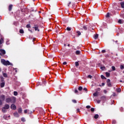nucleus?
Masks as SVG:
<instances>
[{
    "mask_svg": "<svg viewBox=\"0 0 124 124\" xmlns=\"http://www.w3.org/2000/svg\"><path fill=\"white\" fill-rule=\"evenodd\" d=\"M21 121H22V122H25L26 121V120H25V118H21Z\"/></svg>",
    "mask_w": 124,
    "mask_h": 124,
    "instance_id": "58836bf2",
    "label": "nucleus"
},
{
    "mask_svg": "<svg viewBox=\"0 0 124 124\" xmlns=\"http://www.w3.org/2000/svg\"><path fill=\"white\" fill-rule=\"evenodd\" d=\"M14 115L15 117H16V118H18V117H19V114H18V112H15L14 113Z\"/></svg>",
    "mask_w": 124,
    "mask_h": 124,
    "instance_id": "9b49d317",
    "label": "nucleus"
},
{
    "mask_svg": "<svg viewBox=\"0 0 124 124\" xmlns=\"http://www.w3.org/2000/svg\"><path fill=\"white\" fill-rule=\"evenodd\" d=\"M35 29V31H39V30L38 29V26L37 25H35L33 27Z\"/></svg>",
    "mask_w": 124,
    "mask_h": 124,
    "instance_id": "0eeeda50",
    "label": "nucleus"
},
{
    "mask_svg": "<svg viewBox=\"0 0 124 124\" xmlns=\"http://www.w3.org/2000/svg\"><path fill=\"white\" fill-rule=\"evenodd\" d=\"M0 78L1 79H3V77H2V76L0 77Z\"/></svg>",
    "mask_w": 124,
    "mask_h": 124,
    "instance_id": "052dcab7",
    "label": "nucleus"
},
{
    "mask_svg": "<svg viewBox=\"0 0 124 124\" xmlns=\"http://www.w3.org/2000/svg\"><path fill=\"white\" fill-rule=\"evenodd\" d=\"M77 33L78 34V35H81V32H80L79 31H78L77 32Z\"/></svg>",
    "mask_w": 124,
    "mask_h": 124,
    "instance_id": "393cba45",
    "label": "nucleus"
},
{
    "mask_svg": "<svg viewBox=\"0 0 124 124\" xmlns=\"http://www.w3.org/2000/svg\"><path fill=\"white\" fill-rule=\"evenodd\" d=\"M29 31H31V32H32V31H31L30 30V29H29Z\"/></svg>",
    "mask_w": 124,
    "mask_h": 124,
    "instance_id": "680f3d73",
    "label": "nucleus"
},
{
    "mask_svg": "<svg viewBox=\"0 0 124 124\" xmlns=\"http://www.w3.org/2000/svg\"><path fill=\"white\" fill-rule=\"evenodd\" d=\"M18 111V113H22V108H19Z\"/></svg>",
    "mask_w": 124,
    "mask_h": 124,
    "instance_id": "f3484780",
    "label": "nucleus"
},
{
    "mask_svg": "<svg viewBox=\"0 0 124 124\" xmlns=\"http://www.w3.org/2000/svg\"><path fill=\"white\" fill-rule=\"evenodd\" d=\"M120 69L122 70L124 69V65H121L120 66Z\"/></svg>",
    "mask_w": 124,
    "mask_h": 124,
    "instance_id": "412c9836",
    "label": "nucleus"
},
{
    "mask_svg": "<svg viewBox=\"0 0 124 124\" xmlns=\"http://www.w3.org/2000/svg\"><path fill=\"white\" fill-rule=\"evenodd\" d=\"M111 68H112V70H113V71H115V70H116V68H115V66H112L111 67Z\"/></svg>",
    "mask_w": 124,
    "mask_h": 124,
    "instance_id": "4be33fe9",
    "label": "nucleus"
},
{
    "mask_svg": "<svg viewBox=\"0 0 124 124\" xmlns=\"http://www.w3.org/2000/svg\"><path fill=\"white\" fill-rule=\"evenodd\" d=\"M83 29H84V30H85V31H86L88 29V27H87V26H83Z\"/></svg>",
    "mask_w": 124,
    "mask_h": 124,
    "instance_id": "bb28decb",
    "label": "nucleus"
},
{
    "mask_svg": "<svg viewBox=\"0 0 124 124\" xmlns=\"http://www.w3.org/2000/svg\"><path fill=\"white\" fill-rule=\"evenodd\" d=\"M93 95L94 96H97V95H98V93H93Z\"/></svg>",
    "mask_w": 124,
    "mask_h": 124,
    "instance_id": "aec40b11",
    "label": "nucleus"
},
{
    "mask_svg": "<svg viewBox=\"0 0 124 124\" xmlns=\"http://www.w3.org/2000/svg\"><path fill=\"white\" fill-rule=\"evenodd\" d=\"M3 76L4 77H7V75L6 74H5V73H3Z\"/></svg>",
    "mask_w": 124,
    "mask_h": 124,
    "instance_id": "2f4dec72",
    "label": "nucleus"
},
{
    "mask_svg": "<svg viewBox=\"0 0 124 124\" xmlns=\"http://www.w3.org/2000/svg\"><path fill=\"white\" fill-rule=\"evenodd\" d=\"M75 64H76V66H78L79 65V62H76Z\"/></svg>",
    "mask_w": 124,
    "mask_h": 124,
    "instance_id": "c756f323",
    "label": "nucleus"
},
{
    "mask_svg": "<svg viewBox=\"0 0 124 124\" xmlns=\"http://www.w3.org/2000/svg\"><path fill=\"white\" fill-rule=\"evenodd\" d=\"M43 84H44V85H45V84H46V81H43Z\"/></svg>",
    "mask_w": 124,
    "mask_h": 124,
    "instance_id": "5fc2aeb1",
    "label": "nucleus"
},
{
    "mask_svg": "<svg viewBox=\"0 0 124 124\" xmlns=\"http://www.w3.org/2000/svg\"><path fill=\"white\" fill-rule=\"evenodd\" d=\"M93 78V77L91 75H88V78H90V79H92V78Z\"/></svg>",
    "mask_w": 124,
    "mask_h": 124,
    "instance_id": "c9c22d12",
    "label": "nucleus"
},
{
    "mask_svg": "<svg viewBox=\"0 0 124 124\" xmlns=\"http://www.w3.org/2000/svg\"><path fill=\"white\" fill-rule=\"evenodd\" d=\"M76 53L77 55H79V54H80V51L77 50V51L76 52Z\"/></svg>",
    "mask_w": 124,
    "mask_h": 124,
    "instance_id": "a878e982",
    "label": "nucleus"
},
{
    "mask_svg": "<svg viewBox=\"0 0 124 124\" xmlns=\"http://www.w3.org/2000/svg\"><path fill=\"white\" fill-rule=\"evenodd\" d=\"M19 32H20V33H23L24 32V30H20L19 31Z\"/></svg>",
    "mask_w": 124,
    "mask_h": 124,
    "instance_id": "c85d7f7f",
    "label": "nucleus"
},
{
    "mask_svg": "<svg viewBox=\"0 0 124 124\" xmlns=\"http://www.w3.org/2000/svg\"><path fill=\"white\" fill-rule=\"evenodd\" d=\"M9 107H10L9 105L8 104L5 105V106L4 107V108H6L7 110V109H9Z\"/></svg>",
    "mask_w": 124,
    "mask_h": 124,
    "instance_id": "1a4fd4ad",
    "label": "nucleus"
},
{
    "mask_svg": "<svg viewBox=\"0 0 124 124\" xmlns=\"http://www.w3.org/2000/svg\"><path fill=\"white\" fill-rule=\"evenodd\" d=\"M71 4V2H69V4H68V6H69V4Z\"/></svg>",
    "mask_w": 124,
    "mask_h": 124,
    "instance_id": "13d9d810",
    "label": "nucleus"
},
{
    "mask_svg": "<svg viewBox=\"0 0 124 124\" xmlns=\"http://www.w3.org/2000/svg\"><path fill=\"white\" fill-rule=\"evenodd\" d=\"M106 75L107 77H109V76H110V73H109L108 72H106Z\"/></svg>",
    "mask_w": 124,
    "mask_h": 124,
    "instance_id": "6ab92c4d",
    "label": "nucleus"
},
{
    "mask_svg": "<svg viewBox=\"0 0 124 124\" xmlns=\"http://www.w3.org/2000/svg\"><path fill=\"white\" fill-rule=\"evenodd\" d=\"M94 39H97V38H98V34H96L95 35H94Z\"/></svg>",
    "mask_w": 124,
    "mask_h": 124,
    "instance_id": "2eb2a0df",
    "label": "nucleus"
},
{
    "mask_svg": "<svg viewBox=\"0 0 124 124\" xmlns=\"http://www.w3.org/2000/svg\"><path fill=\"white\" fill-rule=\"evenodd\" d=\"M86 108H87V109H90V108H91V106H86Z\"/></svg>",
    "mask_w": 124,
    "mask_h": 124,
    "instance_id": "37998d69",
    "label": "nucleus"
},
{
    "mask_svg": "<svg viewBox=\"0 0 124 124\" xmlns=\"http://www.w3.org/2000/svg\"><path fill=\"white\" fill-rule=\"evenodd\" d=\"M67 62H63V64L64 65H65V64H67Z\"/></svg>",
    "mask_w": 124,
    "mask_h": 124,
    "instance_id": "c03bdc74",
    "label": "nucleus"
},
{
    "mask_svg": "<svg viewBox=\"0 0 124 124\" xmlns=\"http://www.w3.org/2000/svg\"><path fill=\"white\" fill-rule=\"evenodd\" d=\"M72 102L74 103H77V101H76V100H72Z\"/></svg>",
    "mask_w": 124,
    "mask_h": 124,
    "instance_id": "ea45409f",
    "label": "nucleus"
},
{
    "mask_svg": "<svg viewBox=\"0 0 124 124\" xmlns=\"http://www.w3.org/2000/svg\"><path fill=\"white\" fill-rule=\"evenodd\" d=\"M99 117L98 114H95L94 116V119H98Z\"/></svg>",
    "mask_w": 124,
    "mask_h": 124,
    "instance_id": "a211bd4d",
    "label": "nucleus"
},
{
    "mask_svg": "<svg viewBox=\"0 0 124 124\" xmlns=\"http://www.w3.org/2000/svg\"><path fill=\"white\" fill-rule=\"evenodd\" d=\"M101 69H102L103 70H104V69H105V67H101Z\"/></svg>",
    "mask_w": 124,
    "mask_h": 124,
    "instance_id": "a18cd8bd",
    "label": "nucleus"
},
{
    "mask_svg": "<svg viewBox=\"0 0 124 124\" xmlns=\"http://www.w3.org/2000/svg\"><path fill=\"white\" fill-rule=\"evenodd\" d=\"M113 95V96H115V93H114Z\"/></svg>",
    "mask_w": 124,
    "mask_h": 124,
    "instance_id": "69168bd1",
    "label": "nucleus"
},
{
    "mask_svg": "<svg viewBox=\"0 0 124 124\" xmlns=\"http://www.w3.org/2000/svg\"><path fill=\"white\" fill-rule=\"evenodd\" d=\"M97 103H100L101 101L99 100H98V101H97Z\"/></svg>",
    "mask_w": 124,
    "mask_h": 124,
    "instance_id": "603ef678",
    "label": "nucleus"
},
{
    "mask_svg": "<svg viewBox=\"0 0 124 124\" xmlns=\"http://www.w3.org/2000/svg\"><path fill=\"white\" fill-rule=\"evenodd\" d=\"M104 93H107V91H106V90H104Z\"/></svg>",
    "mask_w": 124,
    "mask_h": 124,
    "instance_id": "8fccbe9b",
    "label": "nucleus"
},
{
    "mask_svg": "<svg viewBox=\"0 0 124 124\" xmlns=\"http://www.w3.org/2000/svg\"><path fill=\"white\" fill-rule=\"evenodd\" d=\"M67 31H71V28L70 27H67Z\"/></svg>",
    "mask_w": 124,
    "mask_h": 124,
    "instance_id": "7c9ffc66",
    "label": "nucleus"
},
{
    "mask_svg": "<svg viewBox=\"0 0 124 124\" xmlns=\"http://www.w3.org/2000/svg\"><path fill=\"white\" fill-rule=\"evenodd\" d=\"M105 85V83H102V86H104Z\"/></svg>",
    "mask_w": 124,
    "mask_h": 124,
    "instance_id": "6e6d98bb",
    "label": "nucleus"
},
{
    "mask_svg": "<svg viewBox=\"0 0 124 124\" xmlns=\"http://www.w3.org/2000/svg\"><path fill=\"white\" fill-rule=\"evenodd\" d=\"M0 99L1 101H4L5 100V96L4 95H1L0 96Z\"/></svg>",
    "mask_w": 124,
    "mask_h": 124,
    "instance_id": "7ed1b4c3",
    "label": "nucleus"
},
{
    "mask_svg": "<svg viewBox=\"0 0 124 124\" xmlns=\"http://www.w3.org/2000/svg\"><path fill=\"white\" fill-rule=\"evenodd\" d=\"M91 110L92 112H93L94 111V108H91Z\"/></svg>",
    "mask_w": 124,
    "mask_h": 124,
    "instance_id": "a19ab883",
    "label": "nucleus"
},
{
    "mask_svg": "<svg viewBox=\"0 0 124 124\" xmlns=\"http://www.w3.org/2000/svg\"><path fill=\"white\" fill-rule=\"evenodd\" d=\"M1 71V69L0 68V72Z\"/></svg>",
    "mask_w": 124,
    "mask_h": 124,
    "instance_id": "e2e57ef3",
    "label": "nucleus"
},
{
    "mask_svg": "<svg viewBox=\"0 0 124 124\" xmlns=\"http://www.w3.org/2000/svg\"><path fill=\"white\" fill-rule=\"evenodd\" d=\"M108 86L111 87V83L110 82V79H108Z\"/></svg>",
    "mask_w": 124,
    "mask_h": 124,
    "instance_id": "9d476101",
    "label": "nucleus"
},
{
    "mask_svg": "<svg viewBox=\"0 0 124 124\" xmlns=\"http://www.w3.org/2000/svg\"><path fill=\"white\" fill-rule=\"evenodd\" d=\"M121 7L122 8H124V2L121 3Z\"/></svg>",
    "mask_w": 124,
    "mask_h": 124,
    "instance_id": "dca6fc26",
    "label": "nucleus"
},
{
    "mask_svg": "<svg viewBox=\"0 0 124 124\" xmlns=\"http://www.w3.org/2000/svg\"><path fill=\"white\" fill-rule=\"evenodd\" d=\"M0 105H2V101H1V100L0 99Z\"/></svg>",
    "mask_w": 124,
    "mask_h": 124,
    "instance_id": "79ce46f5",
    "label": "nucleus"
},
{
    "mask_svg": "<svg viewBox=\"0 0 124 124\" xmlns=\"http://www.w3.org/2000/svg\"><path fill=\"white\" fill-rule=\"evenodd\" d=\"M75 93H78V90H77V89H76V90H75Z\"/></svg>",
    "mask_w": 124,
    "mask_h": 124,
    "instance_id": "de8ad7c7",
    "label": "nucleus"
},
{
    "mask_svg": "<svg viewBox=\"0 0 124 124\" xmlns=\"http://www.w3.org/2000/svg\"><path fill=\"white\" fill-rule=\"evenodd\" d=\"M5 50L3 49H0V55L1 56H3V55H5Z\"/></svg>",
    "mask_w": 124,
    "mask_h": 124,
    "instance_id": "f03ea898",
    "label": "nucleus"
},
{
    "mask_svg": "<svg viewBox=\"0 0 124 124\" xmlns=\"http://www.w3.org/2000/svg\"><path fill=\"white\" fill-rule=\"evenodd\" d=\"M77 112H80V109L79 108L77 109Z\"/></svg>",
    "mask_w": 124,
    "mask_h": 124,
    "instance_id": "864d4df0",
    "label": "nucleus"
},
{
    "mask_svg": "<svg viewBox=\"0 0 124 124\" xmlns=\"http://www.w3.org/2000/svg\"><path fill=\"white\" fill-rule=\"evenodd\" d=\"M105 52H106V51L105 50H102V53H105Z\"/></svg>",
    "mask_w": 124,
    "mask_h": 124,
    "instance_id": "09e8293b",
    "label": "nucleus"
},
{
    "mask_svg": "<svg viewBox=\"0 0 124 124\" xmlns=\"http://www.w3.org/2000/svg\"><path fill=\"white\" fill-rule=\"evenodd\" d=\"M118 23L119 24H123V23H124V20H122V19H119L118 20Z\"/></svg>",
    "mask_w": 124,
    "mask_h": 124,
    "instance_id": "ddd939ff",
    "label": "nucleus"
},
{
    "mask_svg": "<svg viewBox=\"0 0 124 124\" xmlns=\"http://www.w3.org/2000/svg\"><path fill=\"white\" fill-rule=\"evenodd\" d=\"M11 109H12L13 110H15V109H16V106H15V105L14 104H12L11 106Z\"/></svg>",
    "mask_w": 124,
    "mask_h": 124,
    "instance_id": "39448f33",
    "label": "nucleus"
},
{
    "mask_svg": "<svg viewBox=\"0 0 124 124\" xmlns=\"http://www.w3.org/2000/svg\"><path fill=\"white\" fill-rule=\"evenodd\" d=\"M12 5H10L9 6V11H11L12 9Z\"/></svg>",
    "mask_w": 124,
    "mask_h": 124,
    "instance_id": "4468645a",
    "label": "nucleus"
},
{
    "mask_svg": "<svg viewBox=\"0 0 124 124\" xmlns=\"http://www.w3.org/2000/svg\"><path fill=\"white\" fill-rule=\"evenodd\" d=\"M12 101V99L11 98H7L6 99V102H7V103H9V102H11Z\"/></svg>",
    "mask_w": 124,
    "mask_h": 124,
    "instance_id": "20e7f679",
    "label": "nucleus"
},
{
    "mask_svg": "<svg viewBox=\"0 0 124 124\" xmlns=\"http://www.w3.org/2000/svg\"><path fill=\"white\" fill-rule=\"evenodd\" d=\"M29 111V110H28V109H25V110H24V113H25V114H27V113H28V111Z\"/></svg>",
    "mask_w": 124,
    "mask_h": 124,
    "instance_id": "4c0bfd02",
    "label": "nucleus"
},
{
    "mask_svg": "<svg viewBox=\"0 0 124 124\" xmlns=\"http://www.w3.org/2000/svg\"><path fill=\"white\" fill-rule=\"evenodd\" d=\"M121 90L120 88H118V89H117V93H121Z\"/></svg>",
    "mask_w": 124,
    "mask_h": 124,
    "instance_id": "5701e85b",
    "label": "nucleus"
},
{
    "mask_svg": "<svg viewBox=\"0 0 124 124\" xmlns=\"http://www.w3.org/2000/svg\"><path fill=\"white\" fill-rule=\"evenodd\" d=\"M1 82H3V78L1 79Z\"/></svg>",
    "mask_w": 124,
    "mask_h": 124,
    "instance_id": "bf43d9fd",
    "label": "nucleus"
},
{
    "mask_svg": "<svg viewBox=\"0 0 124 124\" xmlns=\"http://www.w3.org/2000/svg\"><path fill=\"white\" fill-rule=\"evenodd\" d=\"M2 41L0 39V44H1V43H2Z\"/></svg>",
    "mask_w": 124,
    "mask_h": 124,
    "instance_id": "4d7b16f0",
    "label": "nucleus"
},
{
    "mask_svg": "<svg viewBox=\"0 0 124 124\" xmlns=\"http://www.w3.org/2000/svg\"><path fill=\"white\" fill-rule=\"evenodd\" d=\"M14 95H17L18 94V93H17V92H14Z\"/></svg>",
    "mask_w": 124,
    "mask_h": 124,
    "instance_id": "cd10ccee",
    "label": "nucleus"
},
{
    "mask_svg": "<svg viewBox=\"0 0 124 124\" xmlns=\"http://www.w3.org/2000/svg\"><path fill=\"white\" fill-rule=\"evenodd\" d=\"M101 78H102V79H106L105 77H104V76L103 75L101 76Z\"/></svg>",
    "mask_w": 124,
    "mask_h": 124,
    "instance_id": "f704fd0d",
    "label": "nucleus"
},
{
    "mask_svg": "<svg viewBox=\"0 0 124 124\" xmlns=\"http://www.w3.org/2000/svg\"><path fill=\"white\" fill-rule=\"evenodd\" d=\"M109 15H110V14H109V13H108L106 15L107 18H108V17H109Z\"/></svg>",
    "mask_w": 124,
    "mask_h": 124,
    "instance_id": "72a5a7b5",
    "label": "nucleus"
},
{
    "mask_svg": "<svg viewBox=\"0 0 124 124\" xmlns=\"http://www.w3.org/2000/svg\"><path fill=\"white\" fill-rule=\"evenodd\" d=\"M26 28H27V29H29V28H31V25L28 24V25L26 26Z\"/></svg>",
    "mask_w": 124,
    "mask_h": 124,
    "instance_id": "473e14b6",
    "label": "nucleus"
},
{
    "mask_svg": "<svg viewBox=\"0 0 124 124\" xmlns=\"http://www.w3.org/2000/svg\"><path fill=\"white\" fill-rule=\"evenodd\" d=\"M103 98H105V96H103L102 97Z\"/></svg>",
    "mask_w": 124,
    "mask_h": 124,
    "instance_id": "0e129e2a",
    "label": "nucleus"
},
{
    "mask_svg": "<svg viewBox=\"0 0 124 124\" xmlns=\"http://www.w3.org/2000/svg\"><path fill=\"white\" fill-rule=\"evenodd\" d=\"M5 85V83L4 82H2L0 83V87L1 88H3Z\"/></svg>",
    "mask_w": 124,
    "mask_h": 124,
    "instance_id": "f8f14e48",
    "label": "nucleus"
},
{
    "mask_svg": "<svg viewBox=\"0 0 124 124\" xmlns=\"http://www.w3.org/2000/svg\"><path fill=\"white\" fill-rule=\"evenodd\" d=\"M116 124V121L115 120L112 121V124Z\"/></svg>",
    "mask_w": 124,
    "mask_h": 124,
    "instance_id": "49530a36",
    "label": "nucleus"
},
{
    "mask_svg": "<svg viewBox=\"0 0 124 124\" xmlns=\"http://www.w3.org/2000/svg\"><path fill=\"white\" fill-rule=\"evenodd\" d=\"M7 109L6 108H4V107H3L2 108V112H3V113H6L7 111Z\"/></svg>",
    "mask_w": 124,
    "mask_h": 124,
    "instance_id": "6e6552de",
    "label": "nucleus"
},
{
    "mask_svg": "<svg viewBox=\"0 0 124 124\" xmlns=\"http://www.w3.org/2000/svg\"><path fill=\"white\" fill-rule=\"evenodd\" d=\"M1 62L4 65H12V64L9 61H5L4 59H1Z\"/></svg>",
    "mask_w": 124,
    "mask_h": 124,
    "instance_id": "f257e3e1",
    "label": "nucleus"
},
{
    "mask_svg": "<svg viewBox=\"0 0 124 124\" xmlns=\"http://www.w3.org/2000/svg\"><path fill=\"white\" fill-rule=\"evenodd\" d=\"M120 82H122V80H120Z\"/></svg>",
    "mask_w": 124,
    "mask_h": 124,
    "instance_id": "774afa93",
    "label": "nucleus"
},
{
    "mask_svg": "<svg viewBox=\"0 0 124 124\" xmlns=\"http://www.w3.org/2000/svg\"><path fill=\"white\" fill-rule=\"evenodd\" d=\"M83 90V87L80 86L78 87V91H82Z\"/></svg>",
    "mask_w": 124,
    "mask_h": 124,
    "instance_id": "b1692460",
    "label": "nucleus"
},
{
    "mask_svg": "<svg viewBox=\"0 0 124 124\" xmlns=\"http://www.w3.org/2000/svg\"><path fill=\"white\" fill-rule=\"evenodd\" d=\"M84 91H87V88H84L83 89Z\"/></svg>",
    "mask_w": 124,
    "mask_h": 124,
    "instance_id": "3c124183",
    "label": "nucleus"
},
{
    "mask_svg": "<svg viewBox=\"0 0 124 124\" xmlns=\"http://www.w3.org/2000/svg\"><path fill=\"white\" fill-rule=\"evenodd\" d=\"M121 17H123V18H124V13H121Z\"/></svg>",
    "mask_w": 124,
    "mask_h": 124,
    "instance_id": "e433bc0d",
    "label": "nucleus"
},
{
    "mask_svg": "<svg viewBox=\"0 0 124 124\" xmlns=\"http://www.w3.org/2000/svg\"><path fill=\"white\" fill-rule=\"evenodd\" d=\"M46 0L47 1H49V0Z\"/></svg>",
    "mask_w": 124,
    "mask_h": 124,
    "instance_id": "338daca9",
    "label": "nucleus"
},
{
    "mask_svg": "<svg viewBox=\"0 0 124 124\" xmlns=\"http://www.w3.org/2000/svg\"><path fill=\"white\" fill-rule=\"evenodd\" d=\"M11 99H12L11 102L12 103H14V102H15V101L16 100V98L14 97H11Z\"/></svg>",
    "mask_w": 124,
    "mask_h": 124,
    "instance_id": "423d86ee",
    "label": "nucleus"
}]
</instances>
